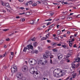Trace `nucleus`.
Returning a JSON list of instances; mask_svg holds the SVG:
<instances>
[{
  "label": "nucleus",
  "mask_w": 80,
  "mask_h": 80,
  "mask_svg": "<svg viewBox=\"0 0 80 80\" xmlns=\"http://www.w3.org/2000/svg\"><path fill=\"white\" fill-rule=\"evenodd\" d=\"M4 48H7V46H6V45H4Z\"/></svg>",
  "instance_id": "680f3d73"
},
{
  "label": "nucleus",
  "mask_w": 80,
  "mask_h": 80,
  "mask_svg": "<svg viewBox=\"0 0 80 80\" xmlns=\"http://www.w3.org/2000/svg\"><path fill=\"white\" fill-rule=\"evenodd\" d=\"M58 46H61V44L60 43L58 44H57Z\"/></svg>",
  "instance_id": "052dcab7"
},
{
  "label": "nucleus",
  "mask_w": 80,
  "mask_h": 80,
  "mask_svg": "<svg viewBox=\"0 0 80 80\" xmlns=\"http://www.w3.org/2000/svg\"><path fill=\"white\" fill-rule=\"evenodd\" d=\"M43 79L44 80H48V79L47 78H44Z\"/></svg>",
  "instance_id": "5fc2aeb1"
},
{
  "label": "nucleus",
  "mask_w": 80,
  "mask_h": 80,
  "mask_svg": "<svg viewBox=\"0 0 80 80\" xmlns=\"http://www.w3.org/2000/svg\"><path fill=\"white\" fill-rule=\"evenodd\" d=\"M36 5H37V4L36 3H33L32 4V6H33V7H35Z\"/></svg>",
  "instance_id": "c85d7f7f"
},
{
  "label": "nucleus",
  "mask_w": 80,
  "mask_h": 80,
  "mask_svg": "<svg viewBox=\"0 0 80 80\" xmlns=\"http://www.w3.org/2000/svg\"><path fill=\"white\" fill-rule=\"evenodd\" d=\"M47 42H48V43H50L51 42V41H50V40H47Z\"/></svg>",
  "instance_id": "49530a36"
},
{
  "label": "nucleus",
  "mask_w": 80,
  "mask_h": 80,
  "mask_svg": "<svg viewBox=\"0 0 80 80\" xmlns=\"http://www.w3.org/2000/svg\"><path fill=\"white\" fill-rule=\"evenodd\" d=\"M53 26H54V24H53L52 25H51L49 26V28H52V27H53Z\"/></svg>",
  "instance_id": "bb28decb"
},
{
  "label": "nucleus",
  "mask_w": 80,
  "mask_h": 80,
  "mask_svg": "<svg viewBox=\"0 0 80 80\" xmlns=\"http://www.w3.org/2000/svg\"><path fill=\"white\" fill-rule=\"evenodd\" d=\"M47 40V38H45V37H43L41 39V40Z\"/></svg>",
  "instance_id": "2eb2a0df"
},
{
  "label": "nucleus",
  "mask_w": 80,
  "mask_h": 80,
  "mask_svg": "<svg viewBox=\"0 0 80 80\" xmlns=\"http://www.w3.org/2000/svg\"><path fill=\"white\" fill-rule=\"evenodd\" d=\"M27 69H28V67L26 65L24 66L22 68V70L23 72H25L26 71V70H27Z\"/></svg>",
  "instance_id": "7ed1b4c3"
},
{
  "label": "nucleus",
  "mask_w": 80,
  "mask_h": 80,
  "mask_svg": "<svg viewBox=\"0 0 80 80\" xmlns=\"http://www.w3.org/2000/svg\"><path fill=\"white\" fill-rule=\"evenodd\" d=\"M53 14H54V13H50V15L51 16H52L53 15Z\"/></svg>",
  "instance_id": "603ef678"
},
{
  "label": "nucleus",
  "mask_w": 80,
  "mask_h": 80,
  "mask_svg": "<svg viewBox=\"0 0 80 80\" xmlns=\"http://www.w3.org/2000/svg\"><path fill=\"white\" fill-rule=\"evenodd\" d=\"M22 73L18 72V73L17 75V77L18 78V80H20L21 79H22Z\"/></svg>",
  "instance_id": "f03ea898"
},
{
  "label": "nucleus",
  "mask_w": 80,
  "mask_h": 80,
  "mask_svg": "<svg viewBox=\"0 0 80 80\" xmlns=\"http://www.w3.org/2000/svg\"><path fill=\"white\" fill-rule=\"evenodd\" d=\"M33 46H34V47H36L37 46V42H34L33 43Z\"/></svg>",
  "instance_id": "9d476101"
},
{
  "label": "nucleus",
  "mask_w": 80,
  "mask_h": 80,
  "mask_svg": "<svg viewBox=\"0 0 80 80\" xmlns=\"http://www.w3.org/2000/svg\"><path fill=\"white\" fill-rule=\"evenodd\" d=\"M11 55H13V54H14L13 52H11Z\"/></svg>",
  "instance_id": "3c124183"
},
{
  "label": "nucleus",
  "mask_w": 80,
  "mask_h": 80,
  "mask_svg": "<svg viewBox=\"0 0 80 80\" xmlns=\"http://www.w3.org/2000/svg\"><path fill=\"white\" fill-rule=\"evenodd\" d=\"M79 65H80V64H79V63H78V64L77 65H76L77 67H77H78V66H79Z\"/></svg>",
  "instance_id": "13d9d810"
},
{
  "label": "nucleus",
  "mask_w": 80,
  "mask_h": 80,
  "mask_svg": "<svg viewBox=\"0 0 80 80\" xmlns=\"http://www.w3.org/2000/svg\"><path fill=\"white\" fill-rule=\"evenodd\" d=\"M72 78H75V75H74L73 76H72Z\"/></svg>",
  "instance_id": "338daca9"
},
{
  "label": "nucleus",
  "mask_w": 80,
  "mask_h": 80,
  "mask_svg": "<svg viewBox=\"0 0 80 80\" xmlns=\"http://www.w3.org/2000/svg\"><path fill=\"white\" fill-rule=\"evenodd\" d=\"M58 58L59 60H61V59L62 58V57H63L62 55L60 53H59L58 54Z\"/></svg>",
  "instance_id": "20e7f679"
},
{
  "label": "nucleus",
  "mask_w": 80,
  "mask_h": 80,
  "mask_svg": "<svg viewBox=\"0 0 80 80\" xmlns=\"http://www.w3.org/2000/svg\"><path fill=\"white\" fill-rule=\"evenodd\" d=\"M76 17H78V18H80V15L79 14Z\"/></svg>",
  "instance_id": "8fccbe9b"
},
{
  "label": "nucleus",
  "mask_w": 80,
  "mask_h": 80,
  "mask_svg": "<svg viewBox=\"0 0 80 80\" xmlns=\"http://www.w3.org/2000/svg\"><path fill=\"white\" fill-rule=\"evenodd\" d=\"M53 51L54 52H57V49H53Z\"/></svg>",
  "instance_id": "473e14b6"
},
{
  "label": "nucleus",
  "mask_w": 80,
  "mask_h": 80,
  "mask_svg": "<svg viewBox=\"0 0 80 80\" xmlns=\"http://www.w3.org/2000/svg\"><path fill=\"white\" fill-rule=\"evenodd\" d=\"M28 61L29 63H33V61H32V59H29Z\"/></svg>",
  "instance_id": "dca6fc26"
},
{
  "label": "nucleus",
  "mask_w": 80,
  "mask_h": 80,
  "mask_svg": "<svg viewBox=\"0 0 80 80\" xmlns=\"http://www.w3.org/2000/svg\"><path fill=\"white\" fill-rule=\"evenodd\" d=\"M68 19L69 20H71L72 19V18L71 17H68Z\"/></svg>",
  "instance_id": "aec40b11"
},
{
  "label": "nucleus",
  "mask_w": 80,
  "mask_h": 80,
  "mask_svg": "<svg viewBox=\"0 0 80 80\" xmlns=\"http://www.w3.org/2000/svg\"><path fill=\"white\" fill-rule=\"evenodd\" d=\"M5 80H10V79H9V78H6V77L5 78Z\"/></svg>",
  "instance_id": "79ce46f5"
},
{
  "label": "nucleus",
  "mask_w": 80,
  "mask_h": 80,
  "mask_svg": "<svg viewBox=\"0 0 80 80\" xmlns=\"http://www.w3.org/2000/svg\"><path fill=\"white\" fill-rule=\"evenodd\" d=\"M9 29H4L3 30V31L4 32H6V31H7Z\"/></svg>",
  "instance_id": "2f4dec72"
},
{
  "label": "nucleus",
  "mask_w": 80,
  "mask_h": 80,
  "mask_svg": "<svg viewBox=\"0 0 80 80\" xmlns=\"http://www.w3.org/2000/svg\"><path fill=\"white\" fill-rule=\"evenodd\" d=\"M20 8L22 10H23V9H24V8L23 7H21Z\"/></svg>",
  "instance_id": "4d7b16f0"
},
{
  "label": "nucleus",
  "mask_w": 80,
  "mask_h": 80,
  "mask_svg": "<svg viewBox=\"0 0 80 80\" xmlns=\"http://www.w3.org/2000/svg\"><path fill=\"white\" fill-rule=\"evenodd\" d=\"M80 58L78 57V58L76 59L75 60L76 62H80Z\"/></svg>",
  "instance_id": "1a4fd4ad"
},
{
  "label": "nucleus",
  "mask_w": 80,
  "mask_h": 80,
  "mask_svg": "<svg viewBox=\"0 0 80 80\" xmlns=\"http://www.w3.org/2000/svg\"><path fill=\"white\" fill-rule=\"evenodd\" d=\"M10 38H7L6 39V41H8H8H10Z\"/></svg>",
  "instance_id": "c756f323"
},
{
  "label": "nucleus",
  "mask_w": 80,
  "mask_h": 80,
  "mask_svg": "<svg viewBox=\"0 0 80 80\" xmlns=\"http://www.w3.org/2000/svg\"><path fill=\"white\" fill-rule=\"evenodd\" d=\"M28 13H30V12H26L25 13V15H30L32 14H28Z\"/></svg>",
  "instance_id": "f8f14e48"
},
{
  "label": "nucleus",
  "mask_w": 80,
  "mask_h": 80,
  "mask_svg": "<svg viewBox=\"0 0 80 80\" xmlns=\"http://www.w3.org/2000/svg\"><path fill=\"white\" fill-rule=\"evenodd\" d=\"M1 3L3 6H5V4H4V3L3 2L1 1Z\"/></svg>",
  "instance_id": "72a5a7b5"
},
{
  "label": "nucleus",
  "mask_w": 80,
  "mask_h": 80,
  "mask_svg": "<svg viewBox=\"0 0 80 80\" xmlns=\"http://www.w3.org/2000/svg\"><path fill=\"white\" fill-rule=\"evenodd\" d=\"M11 72L12 73H15V72H16L18 71L17 67L15 64L12 66V67H11Z\"/></svg>",
  "instance_id": "f257e3e1"
},
{
  "label": "nucleus",
  "mask_w": 80,
  "mask_h": 80,
  "mask_svg": "<svg viewBox=\"0 0 80 80\" xmlns=\"http://www.w3.org/2000/svg\"><path fill=\"white\" fill-rule=\"evenodd\" d=\"M38 30H41V28H38Z\"/></svg>",
  "instance_id": "bf43d9fd"
},
{
  "label": "nucleus",
  "mask_w": 80,
  "mask_h": 80,
  "mask_svg": "<svg viewBox=\"0 0 80 80\" xmlns=\"http://www.w3.org/2000/svg\"><path fill=\"white\" fill-rule=\"evenodd\" d=\"M44 63H47L48 62V61H46L44 62Z\"/></svg>",
  "instance_id": "774afa93"
},
{
  "label": "nucleus",
  "mask_w": 80,
  "mask_h": 80,
  "mask_svg": "<svg viewBox=\"0 0 80 80\" xmlns=\"http://www.w3.org/2000/svg\"><path fill=\"white\" fill-rule=\"evenodd\" d=\"M50 62L51 64H53V62H52V59H51L50 61Z\"/></svg>",
  "instance_id": "09e8293b"
},
{
  "label": "nucleus",
  "mask_w": 80,
  "mask_h": 80,
  "mask_svg": "<svg viewBox=\"0 0 80 80\" xmlns=\"http://www.w3.org/2000/svg\"><path fill=\"white\" fill-rule=\"evenodd\" d=\"M21 19L22 20V22H25V19L24 18H22Z\"/></svg>",
  "instance_id": "393cba45"
},
{
  "label": "nucleus",
  "mask_w": 80,
  "mask_h": 80,
  "mask_svg": "<svg viewBox=\"0 0 80 80\" xmlns=\"http://www.w3.org/2000/svg\"><path fill=\"white\" fill-rule=\"evenodd\" d=\"M62 4L63 5H64V4H66V5H67L68 4V2H62Z\"/></svg>",
  "instance_id": "f3484780"
},
{
  "label": "nucleus",
  "mask_w": 80,
  "mask_h": 80,
  "mask_svg": "<svg viewBox=\"0 0 80 80\" xmlns=\"http://www.w3.org/2000/svg\"><path fill=\"white\" fill-rule=\"evenodd\" d=\"M52 55V53L51 52H49V53H48V55Z\"/></svg>",
  "instance_id": "6e6d98bb"
},
{
  "label": "nucleus",
  "mask_w": 80,
  "mask_h": 80,
  "mask_svg": "<svg viewBox=\"0 0 80 80\" xmlns=\"http://www.w3.org/2000/svg\"><path fill=\"white\" fill-rule=\"evenodd\" d=\"M49 53H50V52H49L48 51H47L46 52V54H48Z\"/></svg>",
  "instance_id": "37998d69"
},
{
  "label": "nucleus",
  "mask_w": 80,
  "mask_h": 80,
  "mask_svg": "<svg viewBox=\"0 0 80 80\" xmlns=\"http://www.w3.org/2000/svg\"><path fill=\"white\" fill-rule=\"evenodd\" d=\"M43 57H44V58H48V55H47V54H44Z\"/></svg>",
  "instance_id": "6e6552de"
},
{
  "label": "nucleus",
  "mask_w": 80,
  "mask_h": 80,
  "mask_svg": "<svg viewBox=\"0 0 80 80\" xmlns=\"http://www.w3.org/2000/svg\"><path fill=\"white\" fill-rule=\"evenodd\" d=\"M30 72L31 73H32V74H34L35 72V71H34L33 69H31L30 70Z\"/></svg>",
  "instance_id": "423d86ee"
},
{
  "label": "nucleus",
  "mask_w": 80,
  "mask_h": 80,
  "mask_svg": "<svg viewBox=\"0 0 80 80\" xmlns=\"http://www.w3.org/2000/svg\"><path fill=\"white\" fill-rule=\"evenodd\" d=\"M50 24H51V22H48L47 24V26H48V25H50Z\"/></svg>",
  "instance_id": "ea45409f"
},
{
  "label": "nucleus",
  "mask_w": 80,
  "mask_h": 80,
  "mask_svg": "<svg viewBox=\"0 0 80 80\" xmlns=\"http://www.w3.org/2000/svg\"><path fill=\"white\" fill-rule=\"evenodd\" d=\"M29 48V50L30 49V48L31 49V50H33V46L31 45H28V47Z\"/></svg>",
  "instance_id": "39448f33"
},
{
  "label": "nucleus",
  "mask_w": 80,
  "mask_h": 80,
  "mask_svg": "<svg viewBox=\"0 0 80 80\" xmlns=\"http://www.w3.org/2000/svg\"><path fill=\"white\" fill-rule=\"evenodd\" d=\"M70 42V41H69V47H72V43H71Z\"/></svg>",
  "instance_id": "ddd939ff"
},
{
  "label": "nucleus",
  "mask_w": 80,
  "mask_h": 80,
  "mask_svg": "<svg viewBox=\"0 0 80 80\" xmlns=\"http://www.w3.org/2000/svg\"><path fill=\"white\" fill-rule=\"evenodd\" d=\"M4 42V40H0V45L2 44V43Z\"/></svg>",
  "instance_id": "9b49d317"
},
{
  "label": "nucleus",
  "mask_w": 80,
  "mask_h": 80,
  "mask_svg": "<svg viewBox=\"0 0 80 80\" xmlns=\"http://www.w3.org/2000/svg\"><path fill=\"white\" fill-rule=\"evenodd\" d=\"M59 26H60V25H57V28H58V27H59Z\"/></svg>",
  "instance_id": "e2e57ef3"
},
{
  "label": "nucleus",
  "mask_w": 80,
  "mask_h": 80,
  "mask_svg": "<svg viewBox=\"0 0 80 80\" xmlns=\"http://www.w3.org/2000/svg\"><path fill=\"white\" fill-rule=\"evenodd\" d=\"M7 53V52H6L5 54H4V56H3L2 55H0V58H2V57H5V55H7V53Z\"/></svg>",
  "instance_id": "4468645a"
},
{
  "label": "nucleus",
  "mask_w": 80,
  "mask_h": 80,
  "mask_svg": "<svg viewBox=\"0 0 80 80\" xmlns=\"http://www.w3.org/2000/svg\"><path fill=\"white\" fill-rule=\"evenodd\" d=\"M73 30L74 31H77V29L75 28H73Z\"/></svg>",
  "instance_id": "e433bc0d"
},
{
  "label": "nucleus",
  "mask_w": 80,
  "mask_h": 80,
  "mask_svg": "<svg viewBox=\"0 0 80 80\" xmlns=\"http://www.w3.org/2000/svg\"><path fill=\"white\" fill-rule=\"evenodd\" d=\"M62 47L64 48H67V46H66L65 45H62Z\"/></svg>",
  "instance_id": "5701e85b"
},
{
  "label": "nucleus",
  "mask_w": 80,
  "mask_h": 80,
  "mask_svg": "<svg viewBox=\"0 0 80 80\" xmlns=\"http://www.w3.org/2000/svg\"><path fill=\"white\" fill-rule=\"evenodd\" d=\"M73 64V63H72V68H75V66H74Z\"/></svg>",
  "instance_id": "a878e982"
},
{
  "label": "nucleus",
  "mask_w": 80,
  "mask_h": 80,
  "mask_svg": "<svg viewBox=\"0 0 80 80\" xmlns=\"http://www.w3.org/2000/svg\"><path fill=\"white\" fill-rule=\"evenodd\" d=\"M52 19H50V18H49L47 20H45V21L46 22V21H52Z\"/></svg>",
  "instance_id": "412c9836"
},
{
  "label": "nucleus",
  "mask_w": 80,
  "mask_h": 80,
  "mask_svg": "<svg viewBox=\"0 0 80 80\" xmlns=\"http://www.w3.org/2000/svg\"><path fill=\"white\" fill-rule=\"evenodd\" d=\"M53 45L55 46V45H57V43H54V44H53Z\"/></svg>",
  "instance_id": "0e129e2a"
},
{
  "label": "nucleus",
  "mask_w": 80,
  "mask_h": 80,
  "mask_svg": "<svg viewBox=\"0 0 80 80\" xmlns=\"http://www.w3.org/2000/svg\"><path fill=\"white\" fill-rule=\"evenodd\" d=\"M35 37H34L33 38H32L31 40L32 41H35Z\"/></svg>",
  "instance_id": "f704fd0d"
},
{
  "label": "nucleus",
  "mask_w": 80,
  "mask_h": 80,
  "mask_svg": "<svg viewBox=\"0 0 80 80\" xmlns=\"http://www.w3.org/2000/svg\"><path fill=\"white\" fill-rule=\"evenodd\" d=\"M38 49L40 52H42V49L40 48V47H38Z\"/></svg>",
  "instance_id": "a211bd4d"
},
{
  "label": "nucleus",
  "mask_w": 80,
  "mask_h": 80,
  "mask_svg": "<svg viewBox=\"0 0 80 80\" xmlns=\"http://www.w3.org/2000/svg\"><path fill=\"white\" fill-rule=\"evenodd\" d=\"M16 18H20V17L19 16H17L16 17Z\"/></svg>",
  "instance_id": "69168bd1"
},
{
  "label": "nucleus",
  "mask_w": 80,
  "mask_h": 80,
  "mask_svg": "<svg viewBox=\"0 0 80 80\" xmlns=\"http://www.w3.org/2000/svg\"><path fill=\"white\" fill-rule=\"evenodd\" d=\"M24 14H25V12H23V13H19V15H23Z\"/></svg>",
  "instance_id": "864d4df0"
},
{
  "label": "nucleus",
  "mask_w": 80,
  "mask_h": 80,
  "mask_svg": "<svg viewBox=\"0 0 80 80\" xmlns=\"http://www.w3.org/2000/svg\"><path fill=\"white\" fill-rule=\"evenodd\" d=\"M42 62V60H40V61H39V63H40V64H41V65H44V63H43V62Z\"/></svg>",
  "instance_id": "4be33fe9"
},
{
  "label": "nucleus",
  "mask_w": 80,
  "mask_h": 80,
  "mask_svg": "<svg viewBox=\"0 0 80 80\" xmlns=\"http://www.w3.org/2000/svg\"><path fill=\"white\" fill-rule=\"evenodd\" d=\"M68 55H69V56L66 57L67 58H68V57H70V56H71L70 54H68Z\"/></svg>",
  "instance_id": "a19ab883"
},
{
  "label": "nucleus",
  "mask_w": 80,
  "mask_h": 80,
  "mask_svg": "<svg viewBox=\"0 0 80 80\" xmlns=\"http://www.w3.org/2000/svg\"><path fill=\"white\" fill-rule=\"evenodd\" d=\"M73 47L77 48V45L76 44H74L73 46Z\"/></svg>",
  "instance_id": "c03bdc74"
},
{
  "label": "nucleus",
  "mask_w": 80,
  "mask_h": 80,
  "mask_svg": "<svg viewBox=\"0 0 80 80\" xmlns=\"http://www.w3.org/2000/svg\"><path fill=\"white\" fill-rule=\"evenodd\" d=\"M3 68H4V69H7V67L5 66H4Z\"/></svg>",
  "instance_id": "c9c22d12"
},
{
  "label": "nucleus",
  "mask_w": 80,
  "mask_h": 80,
  "mask_svg": "<svg viewBox=\"0 0 80 80\" xmlns=\"http://www.w3.org/2000/svg\"><path fill=\"white\" fill-rule=\"evenodd\" d=\"M5 6L6 7H8V6H9V4H8V3H6Z\"/></svg>",
  "instance_id": "cd10ccee"
},
{
  "label": "nucleus",
  "mask_w": 80,
  "mask_h": 80,
  "mask_svg": "<svg viewBox=\"0 0 80 80\" xmlns=\"http://www.w3.org/2000/svg\"><path fill=\"white\" fill-rule=\"evenodd\" d=\"M34 52L35 53H38V51L37 50H36Z\"/></svg>",
  "instance_id": "4c0bfd02"
},
{
  "label": "nucleus",
  "mask_w": 80,
  "mask_h": 80,
  "mask_svg": "<svg viewBox=\"0 0 80 80\" xmlns=\"http://www.w3.org/2000/svg\"><path fill=\"white\" fill-rule=\"evenodd\" d=\"M30 23L31 24H33L34 23V21L33 20H32Z\"/></svg>",
  "instance_id": "7c9ffc66"
},
{
  "label": "nucleus",
  "mask_w": 80,
  "mask_h": 80,
  "mask_svg": "<svg viewBox=\"0 0 80 80\" xmlns=\"http://www.w3.org/2000/svg\"><path fill=\"white\" fill-rule=\"evenodd\" d=\"M29 4H32V1H29Z\"/></svg>",
  "instance_id": "de8ad7c7"
},
{
  "label": "nucleus",
  "mask_w": 80,
  "mask_h": 80,
  "mask_svg": "<svg viewBox=\"0 0 80 80\" xmlns=\"http://www.w3.org/2000/svg\"><path fill=\"white\" fill-rule=\"evenodd\" d=\"M44 3L45 5H47L48 4L47 2H45Z\"/></svg>",
  "instance_id": "58836bf2"
},
{
  "label": "nucleus",
  "mask_w": 80,
  "mask_h": 80,
  "mask_svg": "<svg viewBox=\"0 0 80 80\" xmlns=\"http://www.w3.org/2000/svg\"><path fill=\"white\" fill-rule=\"evenodd\" d=\"M64 62V61H63V60H62L60 62V64H62Z\"/></svg>",
  "instance_id": "6ab92c4d"
},
{
  "label": "nucleus",
  "mask_w": 80,
  "mask_h": 80,
  "mask_svg": "<svg viewBox=\"0 0 80 80\" xmlns=\"http://www.w3.org/2000/svg\"><path fill=\"white\" fill-rule=\"evenodd\" d=\"M23 0H18L20 2H23Z\"/></svg>",
  "instance_id": "a18cd8bd"
},
{
  "label": "nucleus",
  "mask_w": 80,
  "mask_h": 80,
  "mask_svg": "<svg viewBox=\"0 0 80 80\" xmlns=\"http://www.w3.org/2000/svg\"><path fill=\"white\" fill-rule=\"evenodd\" d=\"M28 47V46H27L26 47H24L23 50V52H27V49L28 50H29V48Z\"/></svg>",
  "instance_id": "0eeeda50"
},
{
  "label": "nucleus",
  "mask_w": 80,
  "mask_h": 80,
  "mask_svg": "<svg viewBox=\"0 0 80 80\" xmlns=\"http://www.w3.org/2000/svg\"><path fill=\"white\" fill-rule=\"evenodd\" d=\"M57 33L58 35H60V30L58 31Z\"/></svg>",
  "instance_id": "b1692460"
}]
</instances>
